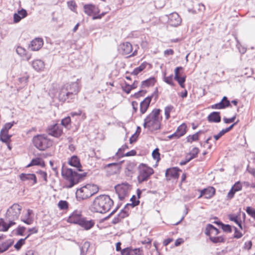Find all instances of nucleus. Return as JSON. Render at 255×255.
<instances>
[{
	"instance_id": "1",
	"label": "nucleus",
	"mask_w": 255,
	"mask_h": 255,
	"mask_svg": "<svg viewBox=\"0 0 255 255\" xmlns=\"http://www.w3.org/2000/svg\"><path fill=\"white\" fill-rule=\"evenodd\" d=\"M77 171L70 168L65 167L64 164H63L61 175L68 182L65 184L64 187L67 189L71 188L85 180L88 175V172H84L79 173Z\"/></svg>"
},
{
	"instance_id": "2",
	"label": "nucleus",
	"mask_w": 255,
	"mask_h": 255,
	"mask_svg": "<svg viewBox=\"0 0 255 255\" xmlns=\"http://www.w3.org/2000/svg\"><path fill=\"white\" fill-rule=\"evenodd\" d=\"M114 201L108 195L103 194L96 197L89 207L92 213L104 214L110 210Z\"/></svg>"
},
{
	"instance_id": "3",
	"label": "nucleus",
	"mask_w": 255,
	"mask_h": 255,
	"mask_svg": "<svg viewBox=\"0 0 255 255\" xmlns=\"http://www.w3.org/2000/svg\"><path fill=\"white\" fill-rule=\"evenodd\" d=\"M161 110L160 109H154L144 120L143 127L144 128H148L151 131H155L160 128L161 120L159 116Z\"/></svg>"
},
{
	"instance_id": "4",
	"label": "nucleus",
	"mask_w": 255,
	"mask_h": 255,
	"mask_svg": "<svg viewBox=\"0 0 255 255\" xmlns=\"http://www.w3.org/2000/svg\"><path fill=\"white\" fill-rule=\"evenodd\" d=\"M99 190L98 185L94 184H87L77 190L76 199L79 201L88 199L98 193Z\"/></svg>"
},
{
	"instance_id": "5",
	"label": "nucleus",
	"mask_w": 255,
	"mask_h": 255,
	"mask_svg": "<svg viewBox=\"0 0 255 255\" xmlns=\"http://www.w3.org/2000/svg\"><path fill=\"white\" fill-rule=\"evenodd\" d=\"M32 144L34 147L40 151H44L52 145V141L46 134H37L32 139Z\"/></svg>"
},
{
	"instance_id": "6",
	"label": "nucleus",
	"mask_w": 255,
	"mask_h": 255,
	"mask_svg": "<svg viewBox=\"0 0 255 255\" xmlns=\"http://www.w3.org/2000/svg\"><path fill=\"white\" fill-rule=\"evenodd\" d=\"M138 175L137 180L138 184L147 181L154 173L153 169L145 163H140L137 167Z\"/></svg>"
},
{
	"instance_id": "7",
	"label": "nucleus",
	"mask_w": 255,
	"mask_h": 255,
	"mask_svg": "<svg viewBox=\"0 0 255 255\" xmlns=\"http://www.w3.org/2000/svg\"><path fill=\"white\" fill-rule=\"evenodd\" d=\"M22 209V207L18 203L13 204L7 209L5 213V220L14 221L18 219Z\"/></svg>"
},
{
	"instance_id": "8",
	"label": "nucleus",
	"mask_w": 255,
	"mask_h": 255,
	"mask_svg": "<svg viewBox=\"0 0 255 255\" xmlns=\"http://www.w3.org/2000/svg\"><path fill=\"white\" fill-rule=\"evenodd\" d=\"M130 185L126 182L115 186V189L120 200H123L128 195Z\"/></svg>"
},
{
	"instance_id": "9",
	"label": "nucleus",
	"mask_w": 255,
	"mask_h": 255,
	"mask_svg": "<svg viewBox=\"0 0 255 255\" xmlns=\"http://www.w3.org/2000/svg\"><path fill=\"white\" fill-rule=\"evenodd\" d=\"M46 131L49 135L56 138H59L63 133L62 127L57 123L49 125L46 129Z\"/></svg>"
},
{
	"instance_id": "10",
	"label": "nucleus",
	"mask_w": 255,
	"mask_h": 255,
	"mask_svg": "<svg viewBox=\"0 0 255 255\" xmlns=\"http://www.w3.org/2000/svg\"><path fill=\"white\" fill-rule=\"evenodd\" d=\"M58 100L62 103H71L73 102L75 97L74 95L67 91L63 87L60 89L58 93Z\"/></svg>"
},
{
	"instance_id": "11",
	"label": "nucleus",
	"mask_w": 255,
	"mask_h": 255,
	"mask_svg": "<svg viewBox=\"0 0 255 255\" xmlns=\"http://www.w3.org/2000/svg\"><path fill=\"white\" fill-rule=\"evenodd\" d=\"M183 68L181 66H178L174 69V79L177 82L179 86L182 88H185L186 76L182 75L183 73Z\"/></svg>"
},
{
	"instance_id": "12",
	"label": "nucleus",
	"mask_w": 255,
	"mask_h": 255,
	"mask_svg": "<svg viewBox=\"0 0 255 255\" xmlns=\"http://www.w3.org/2000/svg\"><path fill=\"white\" fill-rule=\"evenodd\" d=\"M181 171V169L176 166L167 168L165 174L166 180L169 181L171 179H178L180 176L179 172Z\"/></svg>"
},
{
	"instance_id": "13",
	"label": "nucleus",
	"mask_w": 255,
	"mask_h": 255,
	"mask_svg": "<svg viewBox=\"0 0 255 255\" xmlns=\"http://www.w3.org/2000/svg\"><path fill=\"white\" fill-rule=\"evenodd\" d=\"M168 16L167 23L172 27H177L180 25L182 19L177 12H172L169 14Z\"/></svg>"
},
{
	"instance_id": "14",
	"label": "nucleus",
	"mask_w": 255,
	"mask_h": 255,
	"mask_svg": "<svg viewBox=\"0 0 255 255\" xmlns=\"http://www.w3.org/2000/svg\"><path fill=\"white\" fill-rule=\"evenodd\" d=\"M200 194L198 196V199L201 198L204 196V198L207 199L212 198L216 194V189L213 186H209L203 189H199Z\"/></svg>"
},
{
	"instance_id": "15",
	"label": "nucleus",
	"mask_w": 255,
	"mask_h": 255,
	"mask_svg": "<svg viewBox=\"0 0 255 255\" xmlns=\"http://www.w3.org/2000/svg\"><path fill=\"white\" fill-rule=\"evenodd\" d=\"M68 164L75 167L78 171H83L82 165L79 157L76 155H73L68 158Z\"/></svg>"
},
{
	"instance_id": "16",
	"label": "nucleus",
	"mask_w": 255,
	"mask_h": 255,
	"mask_svg": "<svg viewBox=\"0 0 255 255\" xmlns=\"http://www.w3.org/2000/svg\"><path fill=\"white\" fill-rule=\"evenodd\" d=\"M83 217L81 212H78L77 210H75L69 216L67 221L70 224L79 225Z\"/></svg>"
},
{
	"instance_id": "17",
	"label": "nucleus",
	"mask_w": 255,
	"mask_h": 255,
	"mask_svg": "<svg viewBox=\"0 0 255 255\" xmlns=\"http://www.w3.org/2000/svg\"><path fill=\"white\" fill-rule=\"evenodd\" d=\"M77 81H78L77 80ZM63 87L67 89L69 92H71L74 95V97H76L78 93L80 92L81 88L79 85L78 81L75 82H72L70 84H67L64 85Z\"/></svg>"
},
{
	"instance_id": "18",
	"label": "nucleus",
	"mask_w": 255,
	"mask_h": 255,
	"mask_svg": "<svg viewBox=\"0 0 255 255\" xmlns=\"http://www.w3.org/2000/svg\"><path fill=\"white\" fill-rule=\"evenodd\" d=\"M122 255H143V250L141 248H133L131 246L123 249Z\"/></svg>"
},
{
	"instance_id": "19",
	"label": "nucleus",
	"mask_w": 255,
	"mask_h": 255,
	"mask_svg": "<svg viewBox=\"0 0 255 255\" xmlns=\"http://www.w3.org/2000/svg\"><path fill=\"white\" fill-rule=\"evenodd\" d=\"M230 101L226 96H224L221 101L211 106L213 109H224L228 107H231Z\"/></svg>"
},
{
	"instance_id": "20",
	"label": "nucleus",
	"mask_w": 255,
	"mask_h": 255,
	"mask_svg": "<svg viewBox=\"0 0 255 255\" xmlns=\"http://www.w3.org/2000/svg\"><path fill=\"white\" fill-rule=\"evenodd\" d=\"M118 50L123 55L130 54L132 51V45L128 42H124L119 45Z\"/></svg>"
},
{
	"instance_id": "21",
	"label": "nucleus",
	"mask_w": 255,
	"mask_h": 255,
	"mask_svg": "<svg viewBox=\"0 0 255 255\" xmlns=\"http://www.w3.org/2000/svg\"><path fill=\"white\" fill-rule=\"evenodd\" d=\"M43 43L44 41L42 38H35L30 42L29 48L32 51H38L42 47Z\"/></svg>"
},
{
	"instance_id": "22",
	"label": "nucleus",
	"mask_w": 255,
	"mask_h": 255,
	"mask_svg": "<svg viewBox=\"0 0 255 255\" xmlns=\"http://www.w3.org/2000/svg\"><path fill=\"white\" fill-rule=\"evenodd\" d=\"M95 222L94 220H88L87 218L83 217L79 224V226L83 228L85 230L88 231L91 229L95 225Z\"/></svg>"
},
{
	"instance_id": "23",
	"label": "nucleus",
	"mask_w": 255,
	"mask_h": 255,
	"mask_svg": "<svg viewBox=\"0 0 255 255\" xmlns=\"http://www.w3.org/2000/svg\"><path fill=\"white\" fill-rule=\"evenodd\" d=\"M6 223L3 218H0V232H7L9 229L16 224L15 221L8 220Z\"/></svg>"
},
{
	"instance_id": "24",
	"label": "nucleus",
	"mask_w": 255,
	"mask_h": 255,
	"mask_svg": "<svg viewBox=\"0 0 255 255\" xmlns=\"http://www.w3.org/2000/svg\"><path fill=\"white\" fill-rule=\"evenodd\" d=\"M19 178L22 181L31 180L33 181L32 185H34L37 183V177L34 173H22L19 175Z\"/></svg>"
},
{
	"instance_id": "25",
	"label": "nucleus",
	"mask_w": 255,
	"mask_h": 255,
	"mask_svg": "<svg viewBox=\"0 0 255 255\" xmlns=\"http://www.w3.org/2000/svg\"><path fill=\"white\" fill-rule=\"evenodd\" d=\"M207 119L209 123H220L221 121L220 112L217 111L212 112L208 116Z\"/></svg>"
},
{
	"instance_id": "26",
	"label": "nucleus",
	"mask_w": 255,
	"mask_h": 255,
	"mask_svg": "<svg viewBox=\"0 0 255 255\" xmlns=\"http://www.w3.org/2000/svg\"><path fill=\"white\" fill-rule=\"evenodd\" d=\"M124 162V161H120L119 162H113L107 164H106L104 168L106 169L107 168H112L111 171H108L110 174H113L117 173V170L121 168V165Z\"/></svg>"
},
{
	"instance_id": "27",
	"label": "nucleus",
	"mask_w": 255,
	"mask_h": 255,
	"mask_svg": "<svg viewBox=\"0 0 255 255\" xmlns=\"http://www.w3.org/2000/svg\"><path fill=\"white\" fill-rule=\"evenodd\" d=\"M136 162L135 161L128 162L125 171L126 176L132 177V174L134 173V169L136 166Z\"/></svg>"
},
{
	"instance_id": "28",
	"label": "nucleus",
	"mask_w": 255,
	"mask_h": 255,
	"mask_svg": "<svg viewBox=\"0 0 255 255\" xmlns=\"http://www.w3.org/2000/svg\"><path fill=\"white\" fill-rule=\"evenodd\" d=\"M215 232L214 235H218L220 233V231L219 229L217 228L214 225L211 224H208L205 228L204 233L206 236H209L212 234H213V232Z\"/></svg>"
},
{
	"instance_id": "29",
	"label": "nucleus",
	"mask_w": 255,
	"mask_h": 255,
	"mask_svg": "<svg viewBox=\"0 0 255 255\" xmlns=\"http://www.w3.org/2000/svg\"><path fill=\"white\" fill-rule=\"evenodd\" d=\"M13 240L9 239L0 244V254L7 251L13 244Z\"/></svg>"
},
{
	"instance_id": "30",
	"label": "nucleus",
	"mask_w": 255,
	"mask_h": 255,
	"mask_svg": "<svg viewBox=\"0 0 255 255\" xmlns=\"http://www.w3.org/2000/svg\"><path fill=\"white\" fill-rule=\"evenodd\" d=\"M32 66L36 71H39L44 69L45 64L43 61L37 59L32 62Z\"/></svg>"
},
{
	"instance_id": "31",
	"label": "nucleus",
	"mask_w": 255,
	"mask_h": 255,
	"mask_svg": "<svg viewBox=\"0 0 255 255\" xmlns=\"http://www.w3.org/2000/svg\"><path fill=\"white\" fill-rule=\"evenodd\" d=\"M79 246L80 250V255H86L90 247V243L88 241H86L83 243L79 244Z\"/></svg>"
},
{
	"instance_id": "32",
	"label": "nucleus",
	"mask_w": 255,
	"mask_h": 255,
	"mask_svg": "<svg viewBox=\"0 0 255 255\" xmlns=\"http://www.w3.org/2000/svg\"><path fill=\"white\" fill-rule=\"evenodd\" d=\"M228 217L230 221L234 222L237 225H238L240 229L243 230L242 221L238 215L231 214L228 215Z\"/></svg>"
},
{
	"instance_id": "33",
	"label": "nucleus",
	"mask_w": 255,
	"mask_h": 255,
	"mask_svg": "<svg viewBox=\"0 0 255 255\" xmlns=\"http://www.w3.org/2000/svg\"><path fill=\"white\" fill-rule=\"evenodd\" d=\"M12 134H9L8 132H2L0 131V141L4 143H7L8 142H11V138L12 137Z\"/></svg>"
},
{
	"instance_id": "34",
	"label": "nucleus",
	"mask_w": 255,
	"mask_h": 255,
	"mask_svg": "<svg viewBox=\"0 0 255 255\" xmlns=\"http://www.w3.org/2000/svg\"><path fill=\"white\" fill-rule=\"evenodd\" d=\"M156 81L157 80L154 77H150L149 78L141 82V87H149L150 86H153L156 82Z\"/></svg>"
},
{
	"instance_id": "35",
	"label": "nucleus",
	"mask_w": 255,
	"mask_h": 255,
	"mask_svg": "<svg viewBox=\"0 0 255 255\" xmlns=\"http://www.w3.org/2000/svg\"><path fill=\"white\" fill-rule=\"evenodd\" d=\"M148 64L146 61L142 62L138 67L135 68L130 73L131 75H137L139 73L144 70L146 66Z\"/></svg>"
},
{
	"instance_id": "36",
	"label": "nucleus",
	"mask_w": 255,
	"mask_h": 255,
	"mask_svg": "<svg viewBox=\"0 0 255 255\" xmlns=\"http://www.w3.org/2000/svg\"><path fill=\"white\" fill-rule=\"evenodd\" d=\"M209 237V239L210 241L213 244H218V243H225L226 241V239L223 236H212L211 235H210L209 236H207Z\"/></svg>"
},
{
	"instance_id": "37",
	"label": "nucleus",
	"mask_w": 255,
	"mask_h": 255,
	"mask_svg": "<svg viewBox=\"0 0 255 255\" xmlns=\"http://www.w3.org/2000/svg\"><path fill=\"white\" fill-rule=\"evenodd\" d=\"M95 4L92 3L86 4L84 5V11L88 16H91L94 12Z\"/></svg>"
},
{
	"instance_id": "38",
	"label": "nucleus",
	"mask_w": 255,
	"mask_h": 255,
	"mask_svg": "<svg viewBox=\"0 0 255 255\" xmlns=\"http://www.w3.org/2000/svg\"><path fill=\"white\" fill-rule=\"evenodd\" d=\"M187 126L185 123L180 125L176 129L175 132L177 133L179 138L183 136L187 131Z\"/></svg>"
},
{
	"instance_id": "39",
	"label": "nucleus",
	"mask_w": 255,
	"mask_h": 255,
	"mask_svg": "<svg viewBox=\"0 0 255 255\" xmlns=\"http://www.w3.org/2000/svg\"><path fill=\"white\" fill-rule=\"evenodd\" d=\"M61 126H63L67 129H70L71 127V119L70 116H67L61 121Z\"/></svg>"
},
{
	"instance_id": "40",
	"label": "nucleus",
	"mask_w": 255,
	"mask_h": 255,
	"mask_svg": "<svg viewBox=\"0 0 255 255\" xmlns=\"http://www.w3.org/2000/svg\"><path fill=\"white\" fill-rule=\"evenodd\" d=\"M141 131V128L139 126H137L135 133L133 134L129 138V141L130 144H132L137 141L138 137Z\"/></svg>"
},
{
	"instance_id": "41",
	"label": "nucleus",
	"mask_w": 255,
	"mask_h": 255,
	"mask_svg": "<svg viewBox=\"0 0 255 255\" xmlns=\"http://www.w3.org/2000/svg\"><path fill=\"white\" fill-rule=\"evenodd\" d=\"M31 161H32L33 166H39L41 167H45L46 165L45 161L41 157H37L33 158Z\"/></svg>"
},
{
	"instance_id": "42",
	"label": "nucleus",
	"mask_w": 255,
	"mask_h": 255,
	"mask_svg": "<svg viewBox=\"0 0 255 255\" xmlns=\"http://www.w3.org/2000/svg\"><path fill=\"white\" fill-rule=\"evenodd\" d=\"M235 39L236 41V47L241 54H245L247 51V48L242 45L239 41L237 35H235Z\"/></svg>"
},
{
	"instance_id": "43",
	"label": "nucleus",
	"mask_w": 255,
	"mask_h": 255,
	"mask_svg": "<svg viewBox=\"0 0 255 255\" xmlns=\"http://www.w3.org/2000/svg\"><path fill=\"white\" fill-rule=\"evenodd\" d=\"M17 124V122L13 121L11 122L6 123H5L2 128L1 129V131L2 132H8L9 130L15 124Z\"/></svg>"
},
{
	"instance_id": "44",
	"label": "nucleus",
	"mask_w": 255,
	"mask_h": 255,
	"mask_svg": "<svg viewBox=\"0 0 255 255\" xmlns=\"http://www.w3.org/2000/svg\"><path fill=\"white\" fill-rule=\"evenodd\" d=\"M29 78V76L27 74H25L23 76L18 78V81L19 84H21V87H25L27 85Z\"/></svg>"
},
{
	"instance_id": "45",
	"label": "nucleus",
	"mask_w": 255,
	"mask_h": 255,
	"mask_svg": "<svg viewBox=\"0 0 255 255\" xmlns=\"http://www.w3.org/2000/svg\"><path fill=\"white\" fill-rule=\"evenodd\" d=\"M150 104L146 102L142 101L140 103V112L141 115L144 114L147 111L148 109Z\"/></svg>"
},
{
	"instance_id": "46",
	"label": "nucleus",
	"mask_w": 255,
	"mask_h": 255,
	"mask_svg": "<svg viewBox=\"0 0 255 255\" xmlns=\"http://www.w3.org/2000/svg\"><path fill=\"white\" fill-rule=\"evenodd\" d=\"M232 129L231 128L229 127L226 128L222 129L217 134H215L213 136L215 140H218L221 137H222L223 135H224L226 133L230 131Z\"/></svg>"
},
{
	"instance_id": "47",
	"label": "nucleus",
	"mask_w": 255,
	"mask_h": 255,
	"mask_svg": "<svg viewBox=\"0 0 255 255\" xmlns=\"http://www.w3.org/2000/svg\"><path fill=\"white\" fill-rule=\"evenodd\" d=\"M69 203L66 200H60L58 203V207L61 210H67L69 208Z\"/></svg>"
},
{
	"instance_id": "48",
	"label": "nucleus",
	"mask_w": 255,
	"mask_h": 255,
	"mask_svg": "<svg viewBox=\"0 0 255 255\" xmlns=\"http://www.w3.org/2000/svg\"><path fill=\"white\" fill-rule=\"evenodd\" d=\"M166 73H164V77H163V81L167 84L170 85L171 86H174L175 83L173 81V75L172 74L169 75V76L166 77L165 76Z\"/></svg>"
},
{
	"instance_id": "49",
	"label": "nucleus",
	"mask_w": 255,
	"mask_h": 255,
	"mask_svg": "<svg viewBox=\"0 0 255 255\" xmlns=\"http://www.w3.org/2000/svg\"><path fill=\"white\" fill-rule=\"evenodd\" d=\"M128 148V146L127 144L125 143L121 147L119 148L118 151L116 153V156L119 158H122L121 155L125 154L124 151L126 149Z\"/></svg>"
},
{
	"instance_id": "50",
	"label": "nucleus",
	"mask_w": 255,
	"mask_h": 255,
	"mask_svg": "<svg viewBox=\"0 0 255 255\" xmlns=\"http://www.w3.org/2000/svg\"><path fill=\"white\" fill-rule=\"evenodd\" d=\"M27 239L26 238L24 239H20L14 245V248L17 251H19L21 249L22 246L25 243V240Z\"/></svg>"
},
{
	"instance_id": "51",
	"label": "nucleus",
	"mask_w": 255,
	"mask_h": 255,
	"mask_svg": "<svg viewBox=\"0 0 255 255\" xmlns=\"http://www.w3.org/2000/svg\"><path fill=\"white\" fill-rule=\"evenodd\" d=\"M200 152L199 149L195 147L192 148V149L188 153V155H189L191 158L193 159L197 157L198 153Z\"/></svg>"
},
{
	"instance_id": "52",
	"label": "nucleus",
	"mask_w": 255,
	"mask_h": 255,
	"mask_svg": "<svg viewBox=\"0 0 255 255\" xmlns=\"http://www.w3.org/2000/svg\"><path fill=\"white\" fill-rule=\"evenodd\" d=\"M152 156L153 159L159 161L160 160V154L158 148H155L152 152Z\"/></svg>"
},
{
	"instance_id": "53",
	"label": "nucleus",
	"mask_w": 255,
	"mask_h": 255,
	"mask_svg": "<svg viewBox=\"0 0 255 255\" xmlns=\"http://www.w3.org/2000/svg\"><path fill=\"white\" fill-rule=\"evenodd\" d=\"M199 139V137L197 135V134L195 133L192 135L187 136L186 137V141L191 143L193 141H198Z\"/></svg>"
},
{
	"instance_id": "54",
	"label": "nucleus",
	"mask_w": 255,
	"mask_h": 255,
	"mask_svg": "<svg viewBox=\"0 0 255 255\" xmlns=\"http://www.w3.org/2000/svg\"><path fill=\"white\" fill-rule=\"evenodd\" d=\"M174 108L172 105H168L164 108V114L165 116V119L168 120L170 118V114L171 111Z\"/></svg>"
},
{
	"instance_id": "55",
	"label": "nucleus",
	"mask_w": 255,
	"mask_h": 255,
	"mask_svg": "<svg viewBox=\"0 0 255 255\" xmlns=\"http://www.w3.org/2000/svg\"><path fill=\"white\" fill-rule=\"evenodd\" d=\"M247 213L255 220V209L251 206L246 208Z\"/></svg>"
},
{
	"instance_id": "56",
	"label": "nucleus",
	"mask_w": 255,
	"mask_h": 255,
	"mask_svg": "<svg viewBox=\"0 0 255 255\" xmlns=\"http://www.w3.org/2000/svg\"><path fill=\"white\" fill-rule=\"evenodd\" d=\"M234 190L236 192L241 191L243 188L242 182L240 181H238L232 186Z\"/></svg>"
},
{
	"instance_id": "57",
	"label": "nucleus",
	"mask_w": 255,
	"mask_h": 255,
	"mask_svg": "<svg viewBox=\"0 0 255 255\" xmlns=\"http://www.w3.org/2000/svg\"><path fill=\"white\" fill-rule=\"evenodd\" d=\"M36 173L40 176L45 183L47 182V173L46 171L39 169Z\"/></svg>"
},
{
	"instance_id": "58",
	"label": "nucleus",
	"mask_w": 255,
	"mask_h": 255,
	"mask_svg": "<svg viewBox=\"0 0 255 255\" xmlns=\"http://www.w3.org/2000/svg\"><path fill=\"white\" fill-rule=\"evenodd\" d=\"M224 232L231 233L232 232V226L229 224H225L223 223L221 227Z\"/></svg>"
},
{
	"instance_id": "59",
	"label": "nucleus",
	"mask_w": 255,
	"mask_h": 255,
	"mask_svg": "<svg viewBox=\"0 0 255 255\" xmlns=\"http://www.w3.org/2000/svg\"><path fill=\"white\" fill-rule=\"evenodd\" d=\"M122 90L127 94H129L132 90L130 87V84L126 81L125 82V85L122 86Z\"/></svg>"
},
{
	"instance_id": "60",
	"label": "nucleus",
	"mask_w": 255,
	"mask_h": 255,
	"mask_svg": "<svg viewBox=\"0 0 255 255\" xmlns=\"http://www.w3.org/2000/svg\"><path fill=\"white\" fill-rule=\"evenodd\" d=\"M122 220L123 219L121 217V214L119 212L118 213V214L116 216H115L114 218V219H113V220L111 222V223L114 225H116V224L119 223L120 222H121Z\"/></svg>"
},
{
	"instance_id": "61",
	"label": "nucleus",
	"mask_w": 255,
	"mask_h": 255,
	"mask_svg": "<svg viewBox=\"0 0 255 255\" xmlns=\"http://www.w3.org/2000/svg\"><path fill=\"white\" fill-rule=\"evenodd\" d=\"M26 228L23 226H19L16 230V235L18 236H23Z\"/></svg>"
},
{
	"instance_id": "62",
	"label": "nucleus",
	"mask_w": 255,
	"mask_h": 255,
	"mask_svg": "<svg viewBox=\"0 0 255 255\" xmlns=\"http://www.w3.org/2000/svg\"><path fill=\"white\" fill-rule=\"evenodd\" d=\"M67 5L68 7L72 10L74 11L76 7H77V4L75 1L74 0H71L67 2Z\"/></svg>"
},
{
	"instance_id": "63",
	"label": "nucleus",
	"mask_w": 255,
	"mask_h": 255,
	"mask_svg": "<svg viewBox=\"0 0 255 255\" xmlns=\"http://www.w3.org/2000/svg\"><path fill=\"white\" fill-rule=\"evenodd\" d=\"M235 230L234 238L236 239H240L243 236V234L237 229V227H233Z\"/></svg>"
},
{
	"instance_id": "64",
	"label": "nucleus",
	"mask_w": 255,
	"mask_h": 255,
	"mask_svg": "<svg viewBox=\"0 0 255 255\" xmlns=\"http://www.w3.org/2000/svg\"><path fill=\"white\" fill-rule=\"evenodd\" d=\"M28 234L25 237L26 239L28 238L32 234L37 233L38 232V229L36 227H33L29 228L28 229Z\"/></svg>"
}]
</instances>
